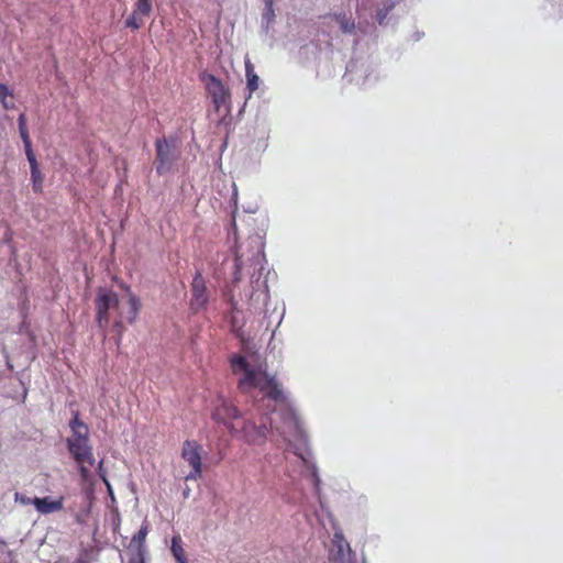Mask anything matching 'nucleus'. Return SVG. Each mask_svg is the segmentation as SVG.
<instances>
[{
  "mask_svg": "<svg viewBox=\"0 0 563 563\" xmlns=\"http://www.w3.org/2000/svg\"><path fill=\"white\" fill-rule=\"evenodd\" d=\"M231 367L239 376L240 391L252 394L257 390L263 402L257 404L256 410L261 412L258 423L252 418L245 419L240 429L235 424L230 426L231 433L249 444L262 445L271 430L283 439L288 451L309 464L310 452L301 421L282 385L274 375L266 372L258 355L234 356Z\"/></svg>",
  "mask_w": 563,
  "mask_h": 563,
  "instance_id": "nucleus-1",
  "label": "nucleus"
},
{
  "mask_svg": "<svg viewBox=\"0 0 563 563\" xmlns=\"http://www.w3.org/2000/svg\"><path fill=\"white\" fill-rule=\"evenodd\" d=\"M96 306L99 325L106 327L111 316H115L114 328L119 334L122 330V323H133L140 310V302L131 292H128L125 298L119 300L115 292L104 288L99 289Z\"/></svg>",
  "mask_w": 563,
  "mask_h": 563,
  "instance_id": "nucleus-2",
  "label": "nucleus"
},
{
  "mask_svg": "<svg viewBox=\"0 0 563 563\" xmlns=\"http://www.w3.org/2000/svg\"><path fill=\"white\" fill-rule=\"evenodd\" d=\"M70 428L73 434L67 439L68 450L77 463L82 484L92 488L95 478L89 467L95 464L96 460L88 440V428L78 419L77 415L70 421Z\"/></svg>",
  "mask_w": 563,
  "mask_h": 563,
  "instance_id": "nucleus-3",
  "label": "nucleus"
},
{
  "mask_svg": "<svg viewBox=\"0 0 563 563\" xmlns=\"http://www.w3.org/2000/svg\"><path fill=\"white\" fill-rule=\"evenodd\" d=\"M181 457L191 467V471L185 476V479H198L202 473L201 445L195 440L185 441Z\"/></svg>",
  "mask_w": 563,
  "mask_h": 563,
  "instance_id": "nucleus-4",
  "label": "nucleus"
},
{
  "mask_svg": "<svg viewBox=\"0 0 563 563\" xmlns=\"http://www.w3.org/2000/svg\"><path fill=\"white\" fill-rule=\"evenodd\" d=\"M178 148L174 143L167 140H157L156 142V172L161 175L168 173L176 158L178 157Z\"/></svg>",
  "mask_w": 563,
  "mask_h": 563,
  "instance_id": "nucleus-5",
  "label": "nucleus"
},
{
  "mask_svg": "<svg viewBox=\"0 0 563 563\" xmlns=\"http://www.w3.org/2000/svg\"><path fill=\"white\" fill-rule=\"evenodd\" d=\"M202 81L217 110L228 104L230 101V91L219 78L208 74L203 75Z\"/></svg>",
  "mask_w": 563,
  "mask_h": 563,
  "instance_id": "nucleus-6",
  "label": "nucleus"
},
{
  "mask_svg": "<svg viewBox=\"0 0 563 563\" xmlns=\"http://www.w3.org/2000/svg\"><path fill=\"white\" fill-rule=\"evenodd\" d=\"M191 298H190V308L194 311H199L205 309L208 303V294L206 280L202 277L201 271L197 269L194 276L191 287H190Z\"/></svg>",
  "mask_w": 563,
  "mask_h": 563,
  "instance_id": "nucleus-7",
  "label": "nucleus"
},
{
  "mask_svg": "<svg viewBox=\"0 0 563 563\" xmlns=\"http://www.w3.org/2000/svg\"><path fill=\"white\" fill-rule=\"evenodd\" d=\"M329 561L330 563H352L350 544L340 532H335L333 536Z\"/></svg>",
  "mask_w": 563,
  "mask_h": 563,
  "instance_id": "nucleus-8",
  "label": "nucleus"
},
{
  "mask_svg": "<svg viewBox=\"0 0 563 563\" xmlns=\"http://www.w3.org/2000/svg\"><path fill=\"white\" fill-rule=\"evenodd\" d=\"M148 533V527L146 523L142 525L136 534L132 538L128 550L131 553L129 563H145V539Z\"/></svg>",
  "mask_w": 563,
  "mask_h": 563,
  "instance_id": "nucleus-9",
  "label": "nucleus"
},
{
  "mask_svg": "<svg viewBox=\"0 0 563 563\" xmlns=\"http://www.w3.org/2000/svg\"><path fill=\"white\" fill-rule=\"evenodd\" d=\"M152 12L151 0H136L133 13L125 21L126 27L137 30Z\"/></svg>",
  "mask_w": 563,
  "mask_h": 563,
  "instance_id": "nucleus-10",
  "label": "nucleus"
},
{
  "mask_svg": "<svg viewBox=\"0 0 563 563\" xmlns=\"http://www.w3.org/2000/svg\"><path fill=\"white\" fill-rule=\"evenodd\" d=\"M239 417H241L240 410L225 399H222L221 404L213 411V419L224 423L229 429L233 424L230 421Z\"/></svg>",
  "mask_w": 563,
  "mask_h": 563,
  "instance_id": "nucleus-11",
  "label": "nucleus"
},
{
  "mask_svg": "<svg viewBox=\"0 0 563 563\" xmlns=\"http://www.w3.org/2000/svg\"><path fill=\"white\" fill-rule=\"evenodd\" d=\"M33 506L36 511L41 515H49L57 511H60L64 507V497L60 496L58 498H52L51 496H45L43 498L35 497L33 500Z\"/></svg>",
  "mask_w": 563,
  "mask_h": 563,
  "instance_id": "nucleus-12",
  "label": "nucleus"
},
{
  "mask_svg": "<svg viewBox=\"0 0 563 563\" xmlns=\"http://www.w3.org/2000/svg\"><path fill=\"white\" fill-rule=\"evenodd\" d=\"M250 245L252 246V254L250 257H247V261L252 262V264H254L255 266H258L260 269H263V263L265 258L263 253V244L260 238H251Z\"/></svg>",
  "mask_w": 563,
  "mask_h": 563,
  "instance_id": "nucleus-13",
  "label": "nucleus"
},
{
  "mask_svg": "<svg viewBox=\"0 0 563 563\" xmlns=\"http://www.w3.org/2000/svg\"><path fill=\"white\" fill-rule=\"evenodd\" d=\"M170 552L177 563L188 562L185 549L183 547V540L179 534H176L172 538Z\"/></svg>",
  "mask_w": 563,
  "mask_h": 563,
  "instance_id": "nucleus-14",
  "label": "nucleus"
},
{
  "mask_svg": "<svg viewBox=\"0 0 563 563\" xmlns=\"http://www.w3.org/2000/svg\"><path fill=\"white\" fill-rule=\"evenodd\" d=\"M245 74H246V86L250 91V93L254 92L260 85V78L254 71V66L252 63L246 59L245 60Z\"/></svg>",
  "mask_w": 563,
  "mask_h": 563,
  "instance_id": "nucleus-15",
  "label": "nucleus"
},
{
  "mask_svg": "<svg viewBox=\"0 0 563 563\" xmlns=\"http://www.w3.org/2000/svg\"><path fill=\"white\" fill-rule=\"evenodd\" d=\"M334 20L343 33L353 34L355 32L356 26L354 21L345 13L335 14Z\"/></svg>",
  "mask_w": 563,
  "mask_h": 563,
  "instance_id": "nucleus-16",
  "label": "nucleus"
},
{
  "mask_svg": "<svg viewBox=\"0 0 563 563\" xmlns=\"http://www.w3.org/2000/svg\"><path fill=\"white\" fill-rule=\"evenodd\" d=\"M395 2L391 0H388L382 4L380 8L377 9L376 12V20L378 24H384L385 19L387 18L388 13L394 9Z\"/></svg>",
  "mask_w": 563,
  "mask_h": 563,
  "instance_id": "nucleus-17",
  "label": "nucleus"
},
{
  "mask_svg": "<svg viewBox=\"0 0 563 563\" xmlns=\"http://www.w3.org/2000/svg\"><path fill=\"white\" fill-rule=\"evenodd\" d=\"M31 178L33 181V189L40 191L42 189L43 177L38 169V165L31 166Z\"/></svg>",
  "mask_w": 563,
  "mask_h": 563,
  "instance_id": "nucleus-18",
  "label": "nucleus"
},
{
  "mask_svg": "<svg viewBox=\"0 0 563 563\" xmlns=\"http://www.w3.org/2000/svg\"><path fill=\"white\" fill-rule=\"evenodd\" d=\"M19 131L23 142L30 141L27 128H26V119L24 114H20L19 117Z\"/></svg>",
  "mask_w": 563,
  "mask_h": 563,
  "instance_id": "nucleus-19",
  "label": "nucleus"
},
{
  "mask_svg": "<svg viewBox=\"0 0 563 563\" xmlns=\"http://www.w3.org/2000/svg\"><path fill=\"white\" fill-rule=\"evenodd\" d=\"M244 254L240 253V251H236L235 254V273H234V280L239 282L241 279V269L244 264Z\"/></svg>",
  "mask_w": 563,
  "mask_h": 563,
  "instance_id": "nucleus-20",
  "label": "nucleus"
},
{
  "mask_svg": "<svg viewBox=\"0 0 563 563\" xmlns=\"http://www.w3.org/2000/svg\"><path fill=\"white\" fill-rule=\"evenodd\" d=\"M10 91L7 86L0 84V100L5 109L12 108L13 102H5V98L10 97Z\"/></svg>",
  "mask_w": 563,
  "mask_h": 563,
  "instance_id": "nucleus-21",
  "label": "nucleus"
},
{
  "mask_svg": "<svg viewBox=\"0 0 563 563\" xmlns=\"http://www.w3.org/2000/svg\"><path fill=\"white\" fill-rule=\"evenodd\" d=\"M23 144H24L25 154H26L27 161L30 163V166L37 165L35 155H34L32 146H31V140L23 142Z\"/></svg>",
  "mask_w": 563,
  "mask_h": 563,
  "instance_id": "nucleus-22",
  "label": "nucleus"
},
{
  "mask_svg": "<svg viewBox=\"0 0 563 563\" xmlns=\"http://www.w3.org/2000/svg\"><path fill=\"white\" fill-rule=\"evenodd\" d=\"M33 500H35V497L31 498L19 493L15 494V501L21 505H33Z\"/></svg>",
  "mask_w": 563,
  "mask_h": 563,
  "instance_id": "nucleus-23",
  "label": "nucleus"
},
{
  "mask_svg": "<svg viewBox=\"0 0 563 563\" xmlns=\"http://www.w3.org/2000/svg\"><path fill=\"white\" fill-rule=\"evenodd\" d=\"M98 475L99 477L102 479L103 483H107V473L103 468V461L101 460L99 463H98Z\"/></svg>",
  "mask_w": 563,
  "mask_h": 563,
  "instance_id": "nucleus-24",
  "label": "nucleus"
},
{
  "mask_svg": "<svg viewBox=\"0 0 563 563\" xmlns=\"http://www.w3.org/2000/svg\"><path fill=\"white\" fill-rule=\"evenodd\" d=\"M311 470H312V476L314 478L316 486H318L320 479H319V477L317 475V468H316L314 465H311Z\"/></svg>",
  "mask_w": 563,
  "mask_h": 563,
  "instance_id": "nucleus-25",
  "label": "nucleus"
},
{
  "mask_svg": "<svg viewBox=\"0 0 563 563\" xmlns=\"http://www.w3.org/2000/svg\"><path fill=\"white\" fill-rule=\"evenodd\" d=\"M104 484H106V486H107V489H108L109 495H110V496H112V495H113V492H112V487H111V485H110L109 481L107 479V483H104Z\"/></svg>",
  "mask_w": 563,
  "mask_h": 563,
  "instance_id": "nucleus-26",
  "label": "nucleus"
},
{
  "mask_svg": "<svg viewBox=\"0 0 563 563\" xmlns=\"http://www.w3.org/2000/svg\"><path fill=\"white\" fill-rule=\"evenodd\" d=\"M188 495H189V489L184 490V496L188 497Z\"/></svg>",
  "mask_w": 563,
  "mask_h": 563,
  "instance_id": "nucleus-27",
  "label": "nucleus"
},
{
  "mask_svg": "<svg viewBox=\"0 0 563 563\" xmlns=\"http://www.w3.org/2000/svg\"><path fill=\"white\" fill-rule=\"evenodd\" d=\"M271 10H272V3H271V1H269V2H268L267 11H268V12H271Z\"/></svg>",
  "mask_w": 563,
  "mask_h": 563,
  "instance_id": "nucleus-28",
  "label": "nucleus"
},
{
  "mask_svg": "<svg viewBox=\"0 0 563 563\" xmlns=\"http://www.w3.org/2000/svg\"><path fill=\"white\" fill-rule=\"evenodd\" d=\"M264 16H271V13L267 11Z\"/></svg>",
  "mask_w": 563,
  "mask_h": 563,
  "instance_id": "nucleus-29",
  "label": "nucleus"
},
{
  "mask_svg": "<svg viewBox=\"0 0 563 563\" xmlns=\"http://www.w3.org/2000/svg\"><path fill=\"white\" fill-rule=\"evenodd\" d=\"M283 314L280 316V319L278 320V325L282 323Z\"/></svg>",
  "mask_w": 563,
  "mask_h": 563,
  "instance_id": "nucleus-30",
  "label": "nucleus"
},
{
  "mask_svg": "<svg viewBox=\"0 0 563 563\" xmlns=\"http://www.w3.org/2000/svg\"><path fill=\"white\" fill-rule=\"evenodd\" d=\"M186 563H189V562H186Z\"/></svg>",
  "mask_w": 563,
  "mask_h": 563,
  "instance_id": "nucleus-31",
  "label": "nucleus"
}]
</instances>
